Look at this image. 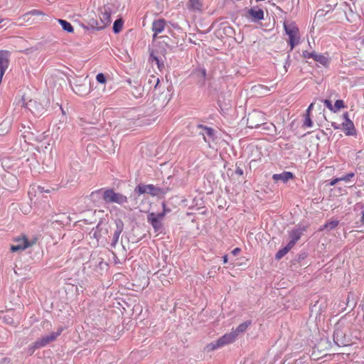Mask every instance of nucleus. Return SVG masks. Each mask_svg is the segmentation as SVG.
<instances>
[{"mask_svg": "<svg viewBox=\"0 0 364 364\" xmlns=\"http://www.w3.org/2000/svg\"><path fill=\"white\" fill-rule=\"evenodd\" d=\"M26 124H22L20 129V132H22L21 136L24 139L25 142L33 144L34 142H41L45 139L44 132L36 129L29 122Z\"/></svg>", "mask_w": 364, "mask_h": 364, "instance_id": "f257e3e1", "label": "nucleus"}, {"mask_svg": "<svg viewBox=\"0 0 364 364\" xmlns=\"http://www.w3.org/2000/svg\"><path fill=\"white\" fill-rule=\"evenodd\" d=\"M167 188H161L153 184H144L139 183L134 188V192L140 196L145 193H149L151 196H158L159 195H164L168 192Z\"/></svg>", "mask_w": 364, "mask_h": 364, "instance_id": "f03ea898", "label": "nucleus"}, {"mask_svg": "<svg viewBox=\"0 0 364 364\" xmlns=\"http://www.w3.org/2000/svg\"><path fill=\"white\" fill-rule=\"evenodd\" d=\"M284 28L285 33L289 36V43L291 47V50H293V48L299 43V28L294 22H284Z\"/></svg>", "mask_w": 364, "mask_h": 364, "instance_id": "7ed1b4c3", "label": "nucleus"}, {"mask_svg": "<svg viewBox=\"0 0 364 364\" xmlns=\"http://www.w3.org/2000/svg\"><path fill=\"white\" fill-rule=\"evenodd\" d=\"M103 201L107 204L117 203L122 205L128 202V198L122 193L115 192L113 188H107L103 195Z\"/></svg>", "mask_w": 364, "mask_h": 364, "instance_id": "20e7f679", "label": "nucleus"}, {"mask_svg": "<svg viewBox=\"0 0 364 364\" xmlns=\"http://www.w3.org/2000/svg\"><path fill=\"white\" fill-rule=\"evenodd\" d=\"M237 338V333H233L232 331L227 333L220 337L218 340L211 342L207 348L210 350H214L218 348H222L226 345L232 343Z\"/></svg>", "mask_w": 364, "mask_h": 364, "instance_id": "39448f33", "label": "nucleus"}, {"mask_svg": "<svg viewBox=\"0 0 364 364\" xmlns=\"http://www.w3.org/2000/svg\"><path fill=\"white\" fill-rule=\"evenodd\" d=\"M1 183L4 189L13 191L18 185L17 177L10 172H6L1 176Z\"/></svg>", "mask_w": 364, "mask_h": 364, "instance_id": "423d86ee", "label": "nucleus"}, {"mask_svg": "<svg viewBox=\"0 0 364 364\" xmlns=\"http://www.w3.org/2000/svg\"><path fill=\"white\" fill-rule=\"evenodd\" d=\"M109 232V225L103 220H100L95 228H92L90 235L97 241L105 237Z\"/></svg>", "mask_w": 364, "mask_h": 364, "instance_id": "0eeeda50", "label": "nucleus"}, {"mask_svg": "<svg viewBox=\"0 0 364 364\" xmlns=\"http://www.w3.org/2000/svg\"><path fill=\"white\" fill-rule=\"evenodd\" d=\"M171 41V38L167 36L159 37L158 48L154 50L155 53L161 54L164 58H166L165 55L167 53V50H172V48L174 47L170 44Z\"/></svg>", "mask_w": 364, "mask_h": 364, "instance_id": "6e6552de", "label": "nucleus"}, {"mask_svg": "<svg viewBox=\"0 0 364 364\" xmlns=\"http://www.w3.org/2000/svg\"><path fill=\"white\" fill-rule=\"evenodd\" d=\"M25 107L36 117H41L46 112L44 106L35 100L27 102L25 104Z\"/></svg>", "mask_w": 364, "mask_h": 364, "instance_id": "1a4fd4ad", "label": "nucleus"}, {"mask_svg": "<svg viewBox=\"0 0 364 364\" xmlns=\"http://www.w3.org/2000/svg\"><path fill=\"white\" fill-rule=\"evenodd\" d=\"M114 224H115V228L114 229V232L112 236L111 243H110V246L112 248H115L117 244L119 242V236L122 234V232H123L124 226V222L119 218H117L114 220Z\"/></svg>", "mask_w": 364, "mask_h": 364, "instance_id": "9d476101", "label": "nucleus"}, {"mask_svg": "<svg viewBox=\"0 0 364 364\" xmlns=\"http://www.w3.org/2000/svg\"><path fill=\"white\" fill-rule=\"evenodd\" d=\"M62 330H59L57 332H53L49 335H46L45 336L41 337L35 341L36 348H41L50 342L55 341L58 336L60 335Z\"/></svg>", "mask_w": 364, "mask_h": 364, "instance_id": "9b49d317", "label": "nucleus"}, {"mask_svg": "<svg viewBox=\"0 0 364 364\" xmlns=\"http://www.w3.org/2000/svg\"><path fill=\"white\" fill-rule=\"evenodd\" d=\"M163 218H159V216L154 213H150L147 215V221L151 225L155 232H161L163 229L161 220Z\"/></svg>", "mask_w": 364, "mask_h": 364, "instance_id": "f8f14e48", "label": "nucleus"}, {"mask_svg": "<svg viewBox=\"0 0 364 364\" xmlns=\"http://www.w3.org/2000/svg\"><path fill=\"white\" fill-rule=\"evenodd\" d=\"M197 127L200 129L199 134L203 136L205 142L209 144L211 141H214L215 135V130L213 128L203 124H198Z\"/></svg>", "mask_w": 364, "mask_h": 364, "instance_id": "ddd939ff", "label": "nucleus"}, {"mask_svg": "<svg viewBox=\"0 0 364 364\" xmlns=\"http://www.w3.org/2000/svg\"><path fill=\"white\" fill-rule=\"evenodd\" d=\"M111 9L109 7L101 8L100 9V23L104 28L111 23Z\"/></svg>", "mask_w": 364, "mask_h": 364, "instance_id": "4468645a", "label": "nucleus"}, {"mask_svg": "<svg viewBox=\"0 0 364 364\" xmlns=\"http://www.w3.org/2000/svg\"><path fill=\"white\" fill-rule=\"evenodd\" d=\"M306 226H299L296 228L293 229L289 232L290 240L288 242L289 246H291L292 247L295 245L296 242L300 240L303 233L306 231Z\"/></svg>", "mask_w": 364, "mask_h": 364, "instance_id": "2eb2a0df", "label": "nucleus"}, {"mask_svg": "<svg viewBox=\"0 0 364 364\" xmlns=\"http://www.w3.org/2000/svg\"><path fill=\"white\" fill-rule=\"evenodd\" d=\"M16 245H13L11 246V251L12 252L24 250L26 248L31 247L33 243L29 242L26 237L16 240Z\"/></svg>", "mask_w": 364, "mask_h": 364, "instance_id": "dca6fc26", "label": "nucleus"}, {"mask_svg": "<svg viewBox=\"0 0 364 364\" xmlns=\"http://www.w3.org/2000/svg\"><path fill=\"white\" fill-rule=\"evenodd\" d=\"M9 52L7 50H0V74L1 78L9 67Z\"/></svg>", "mask_w": 364, "mask_h": 364, "instance_id": "f3484780", "label": "nucleus"}, {"mask_svg": "<svg viewBox=\"0 0 364 364\" xmlns=\"http://www.w3.org/2000/svg\"><path fill=\"white\" fill-rule=\"evenodd\" d=\"M72 88L75 93L80 96L87 95L90 91V88L86 83H78L77 82H75Z\"/></svg>", "mask_w": 364, "mask_h": 364, "instance_id": "a211bd4d", "label": "nucleus"}, {"mask_svg": "<svg viewBox=\"0 0 364 364\" xmlns=\"http://www.w3.org/2000/svg\"><path fill=\"white\" fill-rule=\"evenodd\" d=\"M294 177L293 173L290 171H283L281 173H275L272 176V179L274 181H281L283 183L288 182L290 179H293Z\"/></svg>", "mask_w": 364, "mask_h": 364, "instance_id": "6ab92c4d", "label": "nucleus"}, {"mask_svg": "<svg viewBox=\"0 0 364 364\" xmlns=\"http://www.w3.org/2000/svg\"><path fill=\"white\" fill-rule=\"evenodd\" d=\"M193 75L197 77V82L200 85L203 86L205 85L206 80V70L203 68H198L195 69Z\"/></svg>", "mask_w": 364, "mask_h": 364, "instance_id": "aec40b11", "label": "nucleus"}, {"mask_svg": "<svg viewBox=\"0 0 364 364\" xmlns=\"http://www.w3.org/2000/svg\"><path fill=\"white\" fill-rule=\"evenodd\" d=\"M333 341L335 344L339 347L346 346L348 345V342L346 341V338L343 336V332L340 330H336L334 331Z\"/></svg>", "mask_w": 364, "mask_h": 364, "instance_id": "412c9836", "label": "nucleus"}, {"mask_svg": "<svg viewBox=\"0 0 364 364\" xmlns=\"http://www.w3.org/2000/svg\"><path fill=\"white\" fill-rule=\"evenodd\" d=\"M341 127L346 136H355L357 132L354 124L352 121L343 122Z\"/></svg>", "mask_w": 364, "mask_h": 364, "instance_id": "4be33fe9", "label": "nucleus"}, {"mask_svg": "<svg viewBox=\"0 0 364 364\" xmlns=\"http://www.w3.org/2000/svg\"><path fill=\"white\" fill-rule=\"evenodd\" d=\"M248 14L255 21L264 19V11L261 9H256L255 7H252L248 10Z\"/></svg>", "mask_w": 364, "mask_h": 364, "instance_id": "5701e85b", "label": "nucleus"}, {"mask_svg": "<svg viewBox=\"0 0 364 364\" xmlns=\"http://www.w3.org/2000/svg\"><path fill=\"white\" fill-rule=\"evenodd\" d=\"M85 28L86 29H92L96 31H101L104 29V28L102 27V25H100V20L95 18H91L88 19V21H87V25L85 26Z\"/></svg>", "mask_w": 364, "mask_h": 364, "instance_id": "b1692460", "label": "nucleus"}, {"mask_svg": "<svg viewBox=\"0 0 364 364\" xmlns=\"http://www.w3.org/2000/svg\"><path fill=\"white\" fill-rule=\"evenodd\" d=\"M166 21L163 18L155 20L152 23V31L156 33H161L165 27Z\"/></svg>", "mask_w": 364, "mask_h": 364, "instance_id": "393cba45", "label": "nucleus"}, {"mask_svg": "<svg viewBox=\"0 0 364 364\" xmlns=\"http://www.w3.org/2000/svg\"><path fill=\"white\" fill-rule=\"evenodd\" d=\"M150 60L151 62H155L158 66V68L161 70L164 68V60L158 55L157 53H155L154 50H152L150 53Z\"/></svg>", "mask_w": 364, "mask_h": 364, "instance_id": "a878e982", "label": "nucleus"}, {"mask_svg": "<svg viewBox=\"0 0 364 364\" xmlns=\"http://www.w3.org/2000/svg\"><path fill=\"white\" fill-rule=\"evenodd\" d=\"M106 189L107 188H100L92 191L90 195L91 200L93 202H99L101 199L103 200V195Z\"/></svg>", "mask_w": 364, "mask_h": 364, "instance_id": "bb28decb", "label": "nucleus"}, {"mask_svg": "<svg viewBox=\"0 0 364 364\" xmlns=\"http://www.w3.org/2000/svg\"><path fill=\"white\" fill-rule=\"evenodd\" d=\"M202 7V4L200 0H188L187 3V8L192 11H200Z\"/></svg>", "mask_w": 364, "mask_h": 364, "instance_id": "cd10ccee", "label": "nucleus"}, {"mask_svg": "<svg viewBox=\"0 0 364 364\" xmlns=\"http://www.w3.org/2000/svg\"><path fill=\"white\" fill-rule=\"evenodd\" d=\"M313 59L324 66L328 63V59L326 57H325L323 54L317 53L314 51Z\"/></svg>", "mask_w": 364, "mask_h": 364, "instance_id": "c85d7f7f", "label": "nucleus"}, {"mask_svg": "<svg viewBox=\"0 0 364 364\" xmlns=\"http://www.w3.org/2000/svg\"><path fill=\"white\" fill-rule=\"evenodd\" d=\"M250 324L251 321H246L240 323L235 329L232 330V332L237 333V336L240 333L245 332Z\"/></svg>", "mask_w": 364, "mask_h": 364, "instance_id": "c756f323", "label": "nucleus"}, {"mask_svg": "<svg viewBox=\"0 0 364 364\" xmlns=\"http://www.w3.org/2000/svg\"><path fill=\"white\" fill-rule=\"evenodd\" d=\"M58 23L62 26V28L68 33H73L74 28L71 23L66 20L58 19Z\"/></svg>", "mask_w": 364, "mask_h": 364, "instance_id": "7c9ffc66", "label": "nucleus"}, {"mask_svg": "<svg viewBox=\"0 0 364 364\" xmlns=\"http://www.w3.org/2000/svg\"><path fill=\"white\" fill-rule=\"evenodd\" d=\"M292 248L291 246H289L287 244L284 247L280 249L275 255V259L280 260L283 257H284L288 252Z\"/></svg>", "mask_w": 364, "mask_h": 364, "instance_id": "2f4dec72", "label": "nucleus"}, {"mask_svg": "<svg viewBox=\"0 0 364 364\" xmlns=\"http://www.w3.org/2000/svg\"><path fill=\"white\" fill-rule=\"evenodd\" d=\"M123 24H124V21L122 18H118V19L115 20V21L114 22V24H113V27H112L113 32L114 33H119L122 29Z\"/></svg>", "mask_w": 364, "mask_h": 364, "instance_id": "473e14b6", "label": "nucleus"}, {"mask_svg": "<svg viewBox=\"0 0 364 364\" xmlns=\"http://www.w3.org/2000/svg\"><path fill=\"white\" fill-rule=\"evenodd\" d=\"M346 105L343 100H337L334 105H333V110L332 112L336 113L338 112L341 109L345 108Z\"/></svg>", "mask_w": 364, "mask_h": 364, "instance_id": "72a5a7b5", "label": "nucleus"}, {"mask_svg": "<svg viewBox=\"0 0 364 364\" xmlns=\"http://www.w3.org/2000/svg\"><path fill=\"white\" fill-rule=\"evenodd\" d=\"M143 89L142 87L139 86H135L132 88V94L134 95V97L138 98L141 97L142 95Z\"/></svg>", "mask_w": 364, "mask_h": 364, "instance_id": "f704fd0d", "label": "nucleus"}, {"mask_svg": "<svg viewBox=\"0 0 364 364\" xmlns=\"http://www.w3.org/2000/svg\"><path fill=\"white\" fill-rule=\"evenodd\" d=\"M338 225V220H331L328 223H326L324 225H323V228L321 229H328L330 230H333L335 229Z\"/></svg>", "mask_w": 364, "mask_h": 364, "instance_id": "c9c22d12", "label": "nucleus"}, {"mask_svg": "<svg viewBox=\"0 0 364 364\" xmlns=\"http://www.w3.org/2000/svg\"><path fill=\"white\" fill-rule=\"evenodd\" d=\"M354 176H355V173L350 172V173H348L347 174L343 175L341 177H340V180L343 181L345 182H349L351 181V179L353 178H354Z\"/></svg>", "mask_w": 364, "mask_h": 364, "instance_id": "e433bc0d", "label": "nucleus"}, {"mask_svg": "<svg viewBox=\"0 0 364 364\" xmlns=\"http://www.w3.org/2000/svg\"><path fill=\"white\" fill-rule=\"evenodd\" d=\"M163 211L161 213H157L159 218H164L165 215L169 212H171V209L166 207V203H162Z\"/></svg>", "mask_w": 364, "mask_h": 364, "instance_id": "4c0bfd02", "label": "nucleus"}, {"mask_svg": "<svg viewBox=\"0 0 364 364\" xmlns=\"http://www.w3.org/2000/svg\"><path fill=\"white\" fill-rule=\"evenodd\" d=\"M304 125L307 127H313V122H312L309 114H306Z\"/></svg>", "mask_w": 364, "mask_h": 364, "instance_id": "58836bf2", "label": "nucleus"}, {"mask_svg": "<svg viewBox=\"0 0 364 364\" xmlns=\"http://www.w3.org/2000/svg\"><path fill=\"white\" fill-rule=\"evenodd\" d=\"M97 81L100 84L106 82V76L103 73H99L96 76Z\"/></svg>", "mask_w": 364, "mask_h": 364, "instance_id": "ea45409f", "label": "nucleus"}, {"mask_svg": "<svg viewBox=\"0 0 364 364\" xmlns=\"http://www.w3.org/2000/svg\"><path fill=\"white\" fill-rule=\"evenodd\" d=\"M321 102L324 104V105L330 110L332 112L333 110V105H332V102L330 100L328 99H324V100H321Z\"/></svg>", "mask_w": 364, "mask_h": 364, "instance_id": "a19ab883", "label": "nucleus"}, {"mask_svg": "<svg viewBox=\"0 0 364 364\" xmlns=\"http://www.w3.org/2000/svg\"><path fill=\"white\" fill-rule=\"evenodd\" d=\"M39 348H36L35 342L31 344L28 348H27V353L30 355H33V353L36 349H38Z\"/></svg>", "mask_w": 364, "mask_h": 364, "instance_id": "79ce46f5", "label": "nucleus"}, {"mask_svg": "<svg viewBox=\"0 0 364 364\" xmlns=\"http://www.w3.org/2000/svg\"><path fill=\"white\" fill-rule=\"evenodd\" d=\"M355 228H360L364 225V213L362 212V215L359 221L355 222Z\"/></svg>", "mask_w": 364, "mask_h": 364, "instance_id": "37998d69", "label": "nucleus"}, {"mask_svg": "<svg viewBox=\"0 0 364 364\" xmlns=\"http://www.w3.org/2000/svg\"><path fill=\"white\" fill-rule=\"evenodd\" d=\"M314 52H309L307 50L303 51V57L305 58H313Z\"/></svg>", "mask_w": 364, "mask_h": 364, "instance_id": "c03bdc74", "label": "nucleus"}, {"mask_svg": "<svg viewBox=\"0 0 364 364\" xmlns=\"http://www.w3.org/2000/svg\"><path fill=\"white\" fill-rule=\"evenodd\" d=\"M10 362L11 359L9 358L5 357L0 360V364H9Z\"/></svg>", "mask_w": 364, "mask_h": 364, "instance_id": "a18cd8bd", "label": "nucleus"}, {"mask_svg": "<svg viewBox=\"0 0 364 364\" xmlns=\"http://www.w3.org/2000/svg\"><path fill=\"white\" fill-rule=\"evenodd\" d=\"M341 124H337L336 122H331V127L334 129H341Z\"/></svg>", "mask_w": 364, "mask_h": 364, "instance_id": "49530a36", "label": "nucleus"}, {"mask_svg": "<svg viewBox=\"0 0 364 364\" xmlns=\"http://www.w3.org/2000/svg\"><path fill=\"white\" fill-rule=\"evenodd\" d=\"M241 252V249L239 248V247H236L235 248L234 250H232L231 253L234 255V256H236L240 252Z\"/></svg>", "mask_w": 364, "mask_h": 364, "instance_id": "de8ad7c7", "label": "nucleus"}, {"mask_svg": "<svg viewBox=\"0 0 364 364\" xmlns=\"http://www.w3.org/2000/svg\"><path fill=\"white\" fill-rule=\"evenodd\" d=\"M343 118L344 119V122H348V121H351L349 118V115H348V112H345L343 114Z\"/></svg>", "mask_w": 364, "mask_h": 364, "instance_id": "09e8293b", "label": "nucleus"}, {"mask_svg": "<svg viewBox=\"0 0 364 364\" xmlns=\"http://www.w3.org/2000/svg\"><path fill=\"white\" fill-rule=\"evenodd\" d=\"M235 173L242 176L243 175V170L240 167H237V168L235 169Z\"/></svg>", "mask_w": 364, "mask_h": 364, "instance_id": "8fccbe9b", "label": "nucleus"}, {"mask_svg": "<svg viewBox=\"0 0 364 364\" xmlns=\"http://www.w3.org/2000/svg\"><path fill=\"white\" fill-rule=\"evenodd\" d=\"M313 107H314V103H311L310 105L309 106V107L306 109V114H309L310 115V112L313 109Z\"/></svg>", "mask_w": 364, "mask_h": 364, "instance_id": "3c124183", "label": "nucleus"}, {"mask_svg": "<svg viewBox=\"0 0 364 364\" xmlns=\"http://www.w3.org/2000/svg\"><path fill=\"white\" fill-rule=\"evenodd\" d=\"M32 14L33 15H40V14H42V12L39 10H33L31 12Z\"/></svg>", "mask_w": 364, "mask_h": 364, "instance_id": "603ef678", "label": "nucleus"}, {"mask_svg": "<svg viewBox=\"0 0 364 364\" xmlns=\"http://www.w3.org/2000/svg\"><path fill=\"white\" fill-rule=\"evenodd\" d=\"M341 181V180H340V178H336V179L333 180V181L330 183V184H331V186H333V185H335L338 181Z\"/></svg>", "mask_w": 364, "mask_h": 364, "instance_id": "864d4df0", "label": "nucleus"}, {"mask_svg": "<svg viewBox=\"0 0 364 364\" xmlns=\"http://www.w3.org/2000/svg\"><path fill=\"white\" fill-rule=\"evenodd\" d=\"M228 261V255H225L223 257V262L224 264H226Z\"/></svg>", "mask_w": 364, "mask_h": 364, "instance_id": "5fc2aeb1", "label": "nucleus"}, {"mask_svg": "<svg viewBox=\"0 0 364 364\" xmlns=\"http://www.w3.org/2000/svg\"><path fill=\"white\" fill-rule=\"evenodd\" d=\"M259 126V124H255V125H252V124H250L249 127H251V128H257Z\"/></svg>", "mask_w": 364, "mask_h": 364, "instance_id": "6e6d98bb", "label": "nucleus"}, {"mask_svg": "<svg viewBox=\"0 0 364 364\" xmlns=\"http://www.w3.org/2000/svg\"><path fill=\"white\" fill-rule=\"evenodd\" d=\"M158 34H159V33H156L155 32H154V34H153V36H152V37H153V39H155V38H156V36H157V35H158Z\"/></svg>", "mask_w": 364, "mask_h": 364, "instance_id": "4d7b16f0", "label": "nucleus"}, {"mask_svg": "<svg viewBox=\"0 0 364 364\" xmlns=\"http://www.w3.org/2000/svg\"><path fill=\"white\" fill-rule=\"evenodd\" d=\"M159 78H157V80H156V85H155V87H157V85H159Z\"/></svg>", "mask_w": 364, "mask_h": 364, "instance_id": "13d9d810", "label": "nucleus"}, {"mask_svg": "<svg viewBox=\"0 0 364 364\" xmlns=\"http://www.w3.org/2000/svg\"><path fill=\"white\" fill-rule=\"evenodd\" d=\"M41 192H46V193H48V190H44L43 188H42Z\"/></svg>", "mask_w": 364, "mask_h": 364, "instance_id": "bf43d9fd", "label": "nucleus"}, {"mask_svg": "<svg viewBox=\"0 0 364 364\" xmlns=\"http://www.w3.org/2000/svg\"><path fill=\"white\" fill-rule=\"evenodd\" d=\"M287 10L291 11V10H292V9H289V8H287Z\"/></svg>", "mask_w": 364, "mask_h": 364, "instance_id": "052dcab7", "label": "nucleus"}, {"mask_svg": "<svg viewBox=\"0 0 364 364\" xmlns=\"http://www.w3.org/2000/svg\"><path fill=\"white\" fill-rule=\"evenodd\" d=\"M2 21H3V20L0 18V23L2 22Z\"/></svg>", "mask_w": 364, "mask_h": 364, "instance_id": "680f3d73", "label": "nucleus"}]
</instances>
